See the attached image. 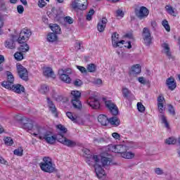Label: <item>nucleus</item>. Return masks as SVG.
Returning <instances> with one entry per match:
<instances>
[{"label": "nucleus", "mask_w": 180, "mask_h": 180, "mask_svg": "<svg viewBox=\"0 0 180 180\" xmlns=\"http://www.w3.org/2000/svg\"><path fill=\"white\" fill-rule=\"evenodd\" d=\"M22 125V129L32 130L33 132L32 134L34 137H39L40 140H45L46 143H54V137H50L51 136V131H47V129L40 127L39 124L34 125V122L30 118L23 120Z\"/></svg>", "instance_id": "obj_1"}, {"label": "nucleus", "mask_w": 180, "mask_h": 180, "mask_svg": "<svg viewBox=\"0 0 180 180\" xmlns=\"http://www.w3.org/2000/svg\"><path fill=\"white\" fill-rule=\"evenodd\" d=\"M56 128L58 129L60 132L58 134L56 137L51 136L52 133L51 132L49 137H53L55 141L53 143H48V144H54V143H56V140H57L58 143H61V144H63V146H67V147L72 148L77 146V143L75 141H71L64 136V134L68 131V129H67L65 127H64L63 124H58Z\"/></svg>", "instance_id": "obj_2"}, {"label": "nucleus", "mask_w": 180, "mask_h": 180, "mask_svg": "<svg viewBox=\"0 0 180 180\" xmlns=\"http://www.w3.org/2000/svg\"><path fill=\"white\" fill-rule=\"evenodd\" d=\"M43 161L44 162L39 164L41 171H44V172H49V174L56 172V165H53L51 158L49 157H44Z\"/></svg>", "instance_id": "obj_3"}, {"label": "nucleus", "mask_w": 180, "mask_h": 180, "mask_svg": "<svg viewBox=\"0 0 180 180\" xmlns=\"http://www.w3.org/2000/svg\"><path fill=\"white\" fill-rule=\"evenodd\" d=\"M98 121L102 126H108V124L110 123L112 126H119L120 124V120L117 117H112L110 119H108V117L105 115H100L98 117Z\"/></svg>", "instance_id": "obj_4"}, {"label": "nucleus", "mask_w": 180, "mask_h": 180, "mask_svg": "<svg viewBox=\"0 0 180 180\" xmlns=\"http://www.w3.org/2000/svg\"><path fill=\"white\" fill-rule=\"evenodd\" d=\"M158 112L161 114L159 115V118L161 120L162 124L165 125V129L167 130H170L171 127L169 126V122H168V120H167V117L164 115V112H165V108L164 107V103H158Z\"/></svg>", "instance_id": "obj_5"}, {"label": "nucleus", "mask_w": 180, "mask_h": 180, "mask_svg": "<svg viewBox=\"0 0 180 180\" xmlns=\"http://www.w3.org/2000/svg\"><path fill=\"white\" fill-rule=\"evenodd\" d=\"M93 160L95 161L96 164L94 165V169L96 172V174L98 176V178H102L105 175V170L102 167V165H101V162H99V158L98 155H94Z\"/></svg>", "instance_id": "obj_6"}, {"label": "nucleus", "mask_w": 180, "mask_h": 180, "mask_svg": "<svg viewBox=\"0 0 180 180\" xmlns=\"http://www.w3.org/2000/svg\"><path fill=\"white\" fill-rule=\"evenodd\" d=\"M16 68L18 77L22 79V81H29V72H27V69L21 64H17Z\"/></svg>", "instance_id": "obj_7"}, {"label": "nucleus", "mask_w": 180, "mask_h": 180, "mask_svg": "<svg viewBox=\"0 0 180 180\" xmlns=\"http://www.w3.org/2000/svg\"><path fill=\"white\" fill-rule=\"evenodd\" d=\"M134 13L136 18H138V19H140V20H141V19H144L147 18V16H148L150 11L146 7L141 6L140 7V8H135Z\"/></svg>", "instance_id": "obj_8"}, {"label": "nucleus", "mask_w": 180, "mask_h": 180, "mask_svg": "<svg viewBox=\"0 0 180 180\" xmlns=\"http://www.w3.org/2000/svg\"><path fill=\"white\" fill-rule=\"evenodd\" d=\"M98 157L99 162L102 165V167H106L110 165L112 162V159L110 158V155L107 152L102 153Z\"/></svg>", "instance_id": "obj_9"}, {"label": "nucleus", "mask_w": 180, "mask_h": 180, "mask_svg": "<svg viewBox=\"0 0 180 180\" xmlns=\"http://www.w3.org/2000/svg\"><path fill=\"white\" fill-rule=\"evenodd\" d=\"M142 37L143 40V44L145 46H150L153 40L151 37V32L147 27H144L142 32Z\"/></svg>", "instance_id": "obj_10"}, {"label": "nucleus", "mask_w": 180, "mask_h": 180, "mask_svg": "<svg viewBox=\"0 0 180 180\" xmlns=\"http://www.w3.org/2000/svg\"><path fill=\"white\" fill-rule=\"evenodd\" d=\"M6 74L7 75V81L1 82V86H3V88H6V89H9L15 82V77H13L12 72L9 71H6Z\"/></svg>", "instance_id": "obj_11"}, {"label": "nucleus", "mask_w": 180, "mask_h": 180, "mask_svg": "<svg viewBox=\"0 0 180 180\" xmlns=\"http://www.w3.org/2000/svg\"><path fill=\"white\" fill-rule=\"evenodd\" d=\"M86 1L87 0H75L72 1V8L79 11H85L88 8Z\"/></svg>", "instance_id": "obj_12"}, {"label": "nucleus", "mask_w": 180, "mask_h": 180, "mask_svg": "<svg viewBox=\"0 0 180 180\" xmlns=\"http://www.w3.org/2000/svg\"><path fill=\"white\" fill-rule=\"evenodd\" d=\"M87 103L92 109H99V108H101L99 98L95 95L89 96V100L87 101Z\"/></svg>", "instance_id": "obj_13"}, {"label": "nucleus", "mask_w": 180, "mask_h": 180, "mask_svg": "<svg viewBox=\"0 0 180 180\" xmlns=\"http://www.w3.org/2000/svg\"><path fill=\"white\" fill-rule=\"evenodd\" d=\"M30 36H32V32H30V30L24 28L20 32L17 41L18 43H22V40H23V41H26V40L29 39V37H30Z\"/></svg>", "instance_id": "obj_14"}, {"label": "nucleus", "mask_w": 180, "mask_h": 180, "mask_svg": "<svg viewBox=\"0 0 180 180\" xmlns=\"http://www.w3.org/2000/svg\"><path fill=\"white\" fill-rule=\"evenodd\" d=\"M106 108L109 109L110 113L113 115V116H117L119 115V108L116 104L112 103L110 101H107L105 102Z\"/></svg>", "instance_id": "obj_15"}, {"label": "nucleus", "mask_w": 180, "mask_h": 180, "mask_svg": "<svg viewBox=\"0 0 180 180\" xmlns=\"http://www.w3.org/2000/svg\"><path fill=\"white\" fill-rule=\"evenodd\" d=\"M111 150L112 153L121 154L122 155V154L127 150H129V148L124 145H114L112 146Z\"/></svg>", "instance_id": "obj_16"}, {"label": "nucleus", "mask_w": 180, "mask_h": 180, "mask_svg": "<svg viewBox=\"0 0 180 180\" xmlns=\"http://www.w3.org/2000/svg\"><path fill=\"white\" fill-rule=\"evenodd\" d=\"M108 24V19L105 17H103L97 24V30L102 33L105 32L106 28V25Z\"/></svg>", "instance_id": "obj_17"}, {"label": "nucleus", "mask_w": 180, "mask_h": 180, "mask_svg": "<svg viewBox=\"0 0 180 180\" xmlns=\"http://www.w3.org/2000/svg\"><path fill=\"white\" fill-rule=\"evenodd\" d=\"M46 101L48 107L49 108V110L51 112L52 115H53L55 117H58V113H57V108H56L54 103H53V101L49 97H47Z\"/></svg>", "instance_id": "obj_18"}, {"label": "nucleus", "mask_w": 180, "mask_h": 180, "mask_svg": "<svg viewBox=\"0 0 180 180\" xmlns=\"http://www.w3.org/2000/svg\"><path fill=\"white\" fill-rule=\"evenodd\" d=\"M58 75L60 77V79L66 84L71 83V77L65 73H64V69H60L58 70Z\"/></svg>", "instance_id": "obj_19"}, {"label": "nucleus", "mask_w": 180, "mask_h": 180, "mask_svg": "<svg viewBox=\"0 0 180 180\" xmlns=\"http://www.w3.org/2000/svg\"><path fill=\"white\" fill-rule=\"evenodd\" d=\"M11 91H13V92H15V94H22V92H25V86H22V84H13L11 86L10 89Z\"/></svg>", "instance_id": "obj_20"}, {"label": "nucleus", "mask_w": 180, "mask_h": 180, "mask_svg": "<svg viewBox=\"0 0 180 180\" xmlns=\"http://www.w3.org/2000/svg\"><path fill=\"white\" fill-rule=\"evenodd\" d=\"M166 85H167L170 91H174L176 88V82H175V79L173 77H170L166 80Z\"/></svg>", "instance_id": "obj_21"}, {"label": "nucleus", "mask_w": 180, "mask_h": 180, "mask_svg": "<svg viewBox=\"0 0 180 180\" xmlns=\"http://www.w3.org/2000/svg\"><path fill=\"white\" fill-rule=\"evenodd\" d=\"M141 72V66L139 64L133 65L131 67V75L136 76Z\"/></svg>", "instance_id": "obj_22"}, {"label": "nucleus", "mask_w": 180, "mask_h": 180, "mask_svg": "<svg viewBox=\"0 0 180 180\" xmlns=\"http://www.w3.org/2000/svg\"><path fill=\"white\" fill-rule=\"evenodd\" d=\"M19 44H22L18 49L19 51H21L20 53H26L29 51V45H27L25 41L22 40L21 43H19Z\"/></svg>", "instance_id": "obj_23"}, {"label": "nucleus", "mask_w": 180, "mask_h": 180, "mask_svg": "<svg viewBox=\"0 0 180 180\" xmlns=\"http://www.w3.org/2000/svg\"><path fill=\"white\" fill-rule=\"evenodd\" d=\"M49 27L56 34H60L61 33V28L57 24H50Z\"/></svg>", "instance_id": "obj_24"}, {"label": "nucleus", "mask_w": 180, "mask_h": 180, "mask_svg": "<svg viewBox=\"0 0 180 180\" xmlns=\"http://www.w3.org/2000/svg\"><path fill=\"white\" fill-rule=\"evenodd\" d=\"M72 105L75 109L81 110L82 109V104L79 100H71Z\"/></svg>", "instance_id": "obj_25"}, {"label": "nucleus", "mask_w": 180, "mask_h": 180, "mask_svg": "<svg viewBox=\"0 0 180 180\" xmlns=\"http://www.w3.org/2000/svg\"><path fill=\"white\" fill-rule=\"evenodd\" d=\"M15 41L13 39H8L5 41V46L6 49H10V50H13L15 47Z\"/></svg>", "instance_id": "obj_26"}, {"label": "nucleus", "mask_w": 180, "mask_h": 180, "mask_svg": "<svg viewBox=\"0 0 180 180\" xmlns=\"http://www.w3.org/2000/svg\"><path fill=\"white\" fill-rule=\"evenodd\" d=\"M165 9H166V12H167L169 15H171L172 16L174 17L176 16V14H175V8H174L172 6L169 4L166 5Z\"/></svg>", "instance_id": "obj_27"}, {"label": "nucleus", "mask_w": 180, "mask_h": 180, "mask_svg": "<svg viewBox=\"0 0 180 180\" xmlns=\"http://www.w3.org/2000/svg\"><path fill=\"white\" fill-rule=\"evenodd\" d=\"M121 156L122 158H126L127 160H131V158H134V153L131 152H127V150L124 152H122Z\"/></svg>", "instance_id": "obj_28"}, {"label": "nucleus", "mask_w": 180, "mask_h": 180, "mask_svg": "<svg viewBox=\"0 0 180 180\" xmlns=\"http://www.w3.org/2000/svg\"><path fill=\"white\" fill-rule=\"evenodd\" d=\"M44 75L45 77H53L54 75V72L51 68H46L44 70Z\"/></svg>", "instance_id": "obj_29"}, {"label": "nucleus", "mask_w": 180, "mask_h": 180, "mask_svg": "<svg viewBox=\"0 0 180 180\" xmlns=\"http://www.w3.org/2000/svg\"><path fill=\"white\" fill-rule=\"evenodd\" d=\"M48 41H51V43L57 41V34L54 32H51L47 35Z\"/></svg>", "instance_id": "obj_30"}, {"label": "nucleus", "mask_w": 180, "mask_h": 180, "mask_svg": "<svg viewBox=\"0 0 180 180\" xmlns=\"http://www.w3.org/2000/svg\"><path fill=\"white\" fill-rule=\"evenodd\" d=\"M72 100H79L81 98V92L79 91L74 90L71 92Z\"/></svg>", "instance_id": "obj_31"}, {"label": "nucleus", "mask_w": 180, "mask_h": 180, "mask_svg": "<svg viewBox=\"0 0 180 180\" xmlns=\"http://www.w3.org/2000/svg\"><path fill=\"white\" fill-rule=\"evenodd\" d=\"M53 18H58L61 15L62 11L60 9H56V7L51 8V13Z\"/></svg>", "instance_id": "obj_32"}, {"label": "nucleus", "mask_w": 180, "mask_h": 180, "mask_svg": "<svg viewBox=\"0 0 180 180\" xmlns=\"http://www.w3.org/2000/svg\"><path fill=\"white\" fill-rule=\"evenodd\" d=\"M165 143L168 146H171V145L174 146V144L176 143V139L172 136L169 137L165 140Z\"/></svg>", "instance_id": "obj_33"}, {"label": "nucleus", "mask_w": 180, "mask_h": 180, "mask_svg": "<svg viewBox=\"0 0 180 180\" xmlns=\"http://www.w3.org/2000/svg\"><path fill=\"white\" fill-rule=\"evenodd\" d=\"M112 44V46L115 44V43L119 41V34L117 32H113L111 36Z\"/></svg>", "instance_id": "obj_34"}, {"label": "nucleus", "mask_w": 180, "mask_h": 180, "mask_svg": "<svg viewBox=\"0 0 180 180\" xmlns=\"http://www.w3.org/2000/svg\"><path fill=\"white\" fill-rule=\"evenodd\" d=\"M88 72H95L96 71V65L94 63H90L86 66Z\"/></svg>", "instance_id": "obj_35"}, {"label": "nucleus", "mask_w": 180, "mask_h": 180, "mask_svg": "<svg viewBox=\"0 0 180 180\" xmlns=\"http://www.w3.org/2000/svg\"><path fill=\"white\" fill-rule=\"evenodd\" d=\"M82 151L84 153L86 158H93L94 156L91 155V150H89V149L84 148L82 149Z\"/></svg>", "instance_id": "obj_36"}, {"label": "nucleus", "mask_w": 180, "mask_h": 180, "mask_svg": "<svg viewBox=\"0 0 180 180\" xmlns=\"http://www.w3.org/2000/svg\"><path fill=\"white\" fill-rule=\"evenodd\" d=\"M131 92L127 88H122V95L126 99L129 98V96Z\"/></svg>", "instance_id": "obj_37"}, {"label": "nucleus", "mask_w": 180, "mask_h": 180, "mask_svg": "<svg viewBox=\"0 0 180 180\" xmlns=\"http://www.w3.org/2000/svg\"><path fill=\"white\" fill-rule=\"evenodd\" d=\"M50 91V89L49 88V86L44 84L41 86L40 89V93L43 94L44 95L47 94Z\"/></svg>", "instance_id": "obj_38"}, {"label": "nucleus", "mask_w": 180, "mask_h": 180, "mask_svg": "<svg viewBox=\"0 0 180 180\" xmlns=\"http://www.w3.org/2000/svg\"><path fill=\"white\" fill-rule=\"evenodd\" d=\"M167 108H168L169 113L172 115V116H175L176 112H175V108H174V105L171 104H168Z\"/></svg>", "instance_id": "obj_39"}, {"label": "nucleus", "mask_w": 180, "mask_h": 180, "mask_svg": "<svg viewBox=\"0 0 180 180\" xmlns=\"http://www.w3.org/2000/svg\"><path fill=\"white\" fill-rule=\"evenodd\" d=\"M124 43H126V41L124 40H121V41H118L117 42H115L113 45L112 47H114L115 49H117V47H123V45L124 44Z\"/></svg>", "instance_id": "obj_40"}, {"label": "nucleus", "mask_w": 180, "mask_h": 180, "mask_svg": "<svg viewBox=\"0 0 180 180\" xmlns=\"http://www.w3.org/2000/svg\"><path fill=\"white\" fill-rule=\"evenodd\" d=\"M14 58H15L17 61H22V60H23V53H22V52H16L14 54Z\"/></svg>", "instance_id": "obj_41"}, {"label": "nucleus", "mask_w": 180, "mask_h": 180, "mask_svg": "<svg viewBox=\"0 0 180 180\" xmlns=\"http://www.w3.org/2000/svg\"><path fill=\"white\" fill-rule=\"evenodd\" d=\"M4 140V144L6 146H13V139H12L11 137L8 136Z\"/></svg>", "instance_id": "obj_42"}, {"label": "nucleus", "mask_w": 180, "mask_h": 180, "mask_svg": "<svg viewBox=\"0 0 180 180\" xmlns=\"http://www.w3.org/2000/svg\"><path fill=\"white\" fill-rule=\"evenodd\" d=\"M162 49L165 50V53L167 54V53L171 52V48H169V45L167 43H163L162 44Z\"/></svg>", "instance_id": "obj_43"}, {"label": "nucleus", "mask_w": 180, "mask_h": 180, "mask_svg": "<svg viewBox=\"0 0 180 180\" xmlns=\"http://www.w3.org/2000/svg\"><path fill=\"white\" fill-rule=\"evenodd\" d=\"M162 25L167 32H171V27H169V24H168V21L167 20H164Z\"/></svg>", "instance_id": "obj_44"}, {"label": "nucleus", "mask_w": 180, "mask_h": 180, "mask_svg": "<svg viewBox=\"0 0 180 180\" xmlns=\"http://www.w3.org/2000/svg\"><path fill=\"white\" fill-rule=\"evenodd\" d=\"M14 155L18 157H22L23 155V149L22 148H18L14 150Z\"/></svg>", "instance_id": "obj_45"}, {"label": "nucleus", "mask_w": 180, "mask_h": 180, "mask_svg": "<svg viewBox=\"0 0 180 180\" xmlns=\"http://www.w3.org/2000/svg\"><path fill=\"white\" fill-rule=\"evenodd\" d=\"M66 115L69 119H70V120H72V122H74V123H77V117H75L74 115H72V112H67Z\"/></svg>", "instance_id": "obj_46"}, {"label": "nucleus", "mask_w": 180, "mask_h": 180, "mask_svg": "<svg viewBox=\"0 0 180 180\" xmlns=\"http://www.w3.org/2000/svg\"><path fill=\"white\" fill-rule=\"evenodd\" d=\"M137 109L139 112H141V113H143V112L146 110V107L143 105V103L139 102L137 103Z\"/></svg>", "instance_id": "obj_47"}, {"label": "nucleus", "mask_w": 180, "mask_h": 180, "mask_svg": "<svg viewBox=\"0 0 180 180\" xmlns=\"http://www.w3.org/2000/svg\"><path fill=\"white\" fill-rule=\"evenodd\" d=\"M0 11H2L3 12H6V11H7L6 4L4 0L0 1Z\"/></svg>", "instance_id": "obj_48"}, {"label": "nucleus", "mask_w": 180, "mask_h": 180, "mask_svg": "<svg viewBox=\"0 0 180 180\" xmlns=\"http://www.w3.org/2000/svg\"><path fill=\"white\" fill-rule=\"evenodd\" d=\"M75 86H82L83 85L84 82L79 79H77L74 82H73Z\"/></svg>", "instance_id": "obj_49"}, {"label": "nucleus", "mask_w": 180, "mask_h": 180, "mask_svg": "<svg viewBox=\"0 0 180 180\" xmlns=\"http://www.w3.org/2000/svg\"><path fill=\"white\" fill-rule=\"evenodd\" d=\"M94 143H98V144L101 143H105V139L103 138H94Z\"/></svg>", "instance_id": "obj_50"}, {"label": "nucleus", "mask_w": 180, "mask_h": 180, "mask_svg": "<svg viewBox=\"0 0 180 180\" xmlns=\"http://www.w3.org/2000/svg\"><path fill=\"white\" fill-rule=\"evenodd\" d=\"M17 11L18 13H20V15H22V13L25 12V8H23V6L22 5H19L17 6Z\"/></svg>", "instance_id": "obj_51"}, {"label": "nucleus", "mask_w": 180, "mask_h": 180, "mask_svg": "<svg viewBox=\"0 0 180 180\" xmlns=\"http://www.w3.org/2000/svg\"><path fill=\"white\" fill-rule=\"evenodd\" d=\"M77 68L79 70V71H80V72H82V74H86L87 70L86 68H85L83 66H77Z\"/></svg>", "instance_id": "obj_52"}, {"label": "nucleus", "mask_w": 180, "mask_h": 180, "mask_svg": "<svg viewBox=\"0 0 180 180\" xmlns=\"http://www.w3.org/2000/svg\"><path fill=\"white\" fill-rule=\"evenodd\" d=\"M65 20L67 22V23H69V25H72V23H74V20L70 16H66L65 18Z\"/></svg>", "instance_id": "obj_53"}, {"label": "nucleus", "mask_w": 180, "mask_h": 180, "mask_svg": "<svg viewBox=\"0 0 180 180\" xmlns=\"http://www.w3.org/2000/svg\"><path fill=\"white\" fill-rule=\"evenodd\" d=\"M46 5H47V3H46L44 1V0H39V1H38V6L39 8H44V6H46Z\"/></svg>", "instance_id": "obj_54"}, {"label": "nucleus", "mask_w": 180, "mask_h": 180, "mask_svg": "<svg viewBox=\"0 0 180 180\" xmlns=\"http://www.w3.org/2000/svg\"><path fill=\"white\" fill-rule=\"evenodd\" d=\"M16 120H18V122H21V124L23 123V120H25V119H27V117H22L20 115H17L15 117Z\"/></svg>", "instance_id": "obj_55"}, {"label": "nucleus", "mask_w": 180, "mask_h": 180, "mask_svg": "<svg viewBox=\"0 0 180 180\" xmlns=\"http://www.w3.org/2000/svg\"><path fill=\"white\" fill-rule=\"evenodd\" d=\"M155 172L157 174V175H162V174H164V171L160 167L155 168Z\"/></svg>", "instance_id": "obj_56"}, {"label": "nucleus", "mask_w": 180, "mask_h": 180, "mask_svg": "<svg viewBox=\"0 0 180 180\" xmlns=\"http://www.w3.org/2000/svg\"><path fill=\"white\" fill-rule=\"evenodd\" d=\"M93 84H94V85H102V79H95L93 81Z\"/></svg>", "instance_id": "obj_57"}, {"label": "nucleus", "mask_w": 180, "mask_h": 180, "mask_svg": "<svg viewBox=\"0 0 180 180\" xmlns=\"http://www.w3.org/2000/svg\"><path fill=\"white\" fill-rule=\"evenodd\" d=\"M167 57H168L169 60H172V61H174L175 60V56H172V53H171V52H168L167 53H166Z\"/></svg>", "instance_id": "obj_58"}, {"label": "nucleus", "mask_w": 180, "mask_h": 180, "mask_svg": "<svg viewBox=\"0 0 180 180\" xmlns=\"http://www.w3.org/2000/svg\"><path fill=\"white\" fill-rule=\"evenodd\" d=\"M165 101V98H164V96H162V95L158 97V103H163L162 102H164Z\"/></svg>", "instance_id": "obj_59"}, {"label": "nucleus", "mask_w": 180, "mask_h": 180, "mask_svg": "<svg viewBox=\"0 0 180 180\" xmlns=\"http://www.w3.org/2000/svg\"><path fill=\"white\" fill-rule=\"evenodd\" d=\"M117 16H120L121 18H123L124 16V13H123V11L118 9L116 11Z\"/></svg>", "instance_id": "obj_60"}, {"label": "nucleus", "mask_w": 180, "mask_h": 180, "mask_svg": "<svg viewBox=\"0 0 180 180\" xmlns=\"http://www.w3.org/2000/svg\"><path fill=\"white\" fill-rule=\"evenodd\" d=\"M112 136L113 139H115V140H119L120 139V134H119L117 132L112 133Z\"/></svg>", "instance_id": "obj_61"}, {"label": "nucleus", "mask_w": 180, "mask_h": 180, "mask_svg": "<svg viewBox=\"0 0 180 180\" xmlns=\"http://www.w3.org/2000/svg\"><path fill=\"white\" fill-rule=\"evenodd\" d=\"M82 47V43L79 42V44H77L75 46V49L78 51V50H81V48Z\"/></svg>", "instance_id": "obj_62"}, {"label": "nucleus", "mask_w": 180, "mask_h": 180, "mask_svg": "<svg viewBox=\"0 0 180 180\" xmlns=\"http://www.w3.org/2000/svg\"><path fill=\"white\" fill-rule=\"evenodd\" d=\"M63 72L65 74H66L68 75V74H71L72 71L70 68H67L63 70Z\"/></svg>", "instance_id": "obj_63"}, {"label": "nucleus", "mask_w": 180, "mask_h": 180, "mask_svg": "<svg viewBox=\"0 0 180 180\" xmlns=\"http://www.w3.org/2000/svg\"><path fill=\"white\" fill-rule=\"evenodd\" d=\"M139 82L141 84H146V79H144V77H139Z\"/></svg>", "instance_id": "obj_64"}]
</instances>
